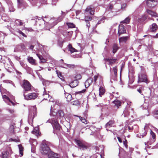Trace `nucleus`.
Masks as SVG:
<instances>
[{
  "label": "nucleus",
  "instance_id": "27",
  "mask_svg": "<svg viewBox=\"0 0 158 158\" xmlns=\"http://www.w3.org/2000/svg\"><path fill=\"white\" fill-rule=\"evenodd\" d=\"M114 123V122L112 120L108 122L106 124V130L107 131H109L108 129L110 127H112V125Z\"/></svg>",
  "mask_w": 158,
  "mask_h": 158
},
{
  "label": "nucleus",
  "instance_id": "8",
  "mask_svg": "<svg viewBox=\"0 0 158 158\" xmlns=\"http://www.w3.org/2000/svg\"><path fill=\"white\" fill-rule=\"evenodd\" d=\"M2 85L1 84L0 85V92L2 93V98L5 102L7 103V104L10 105H11V104L14 105V103L10 100L9 98H8L6 95H2V90L3 89V88L1 86Z\"/></svg>",
  "mask_w": 158,
  "mask_h": 158
},
{
  "label": "nucleus",
  "instance_id": "57",
  "mask_svg": "<svg viewBox=\"0 0 158 158\" xmlns=\"http://www.w3.org/2000/svg\"><path fill=\"white\" fill-rule=\"evenodd\" d=\"M71 56H72L73 57L78 58V57H81V54L75 55H72Z\"/></svg>",
  "mask_w": 158,
  "mask_h": 158
},
{
  "label": "nucleus",
  "instance_id": "39",
  "mask_svg": "<svg viewBox=\"0 0 158 158\" xmlns=\"http://www.w3.org/2000/svg\"><path fill=\"white\" fill-rule=\"evenodd\" d=\"M18 147L19 149V154L20 155V156H23V148L21 144L18 145Z\"/></svg>",
  "mask_w": 158,
  "mask_h": 158
},
{
  "label": "nucleus",
  "instance_id": "7",
  "mask_svg": "<svg viewBox=\"0 0 158 158\" xmlns=\"http://www.w3.org/2000/svg\"><path fill=\"white\" fill-rule=\"evenodd\" d=\"M23 96L25 99L27 100L34 99L37 97V94L35 93H29L27 95L24 94Z\"/></svg>",
  "mask_w": 158,
  "mask_h": 158
},
{
  "label": "nucleus",
  "instance_id": "59",
  "mask_svg": "<svg viewBox=\"0 0 158 158\" xmlns=\"http://www.w3.org/2000/svg\"><path fill=\"white\" fill-rule=\"evenodd\" d=\"M40 62L42 63H45L46 62V60L44 59L43 56L42 57V58L41 59H40Z\"/></svg>",
  "mask_w": 158,
  "mask_h": 158
},
{
  "label": "nucleus",
  "instance_id": "32",
  "mask_svg": "<svg viewBox=\"0 0 158 158\" xmlns=\"http://www.w3.org/2000/svg\"><path fill=\"white\" fill-rule=\"evenodd\" d=\"M147 18V16L146 15H143L141 17L138 19V21L139 22H142L145 21Z\"/></svg>",
  "mask_w": 158,
  "mask_h": 158
},
{
  "label": "nucleus",
  "instance_id": "13",
  "mask_svg": "<svg viewBox=\"0 0 158 158\" xmlns=\"http://www.w3.org/2000/svg\"><path fill=\"white\" fill-rule=\"evenodd\" d=\"M126 31L124 26L123 24H120L118 26V35L120 36L121 34L126 33Z\"/></svg>",
  "mask_w": 158,
  "mask_h": 158
},
{
  "label": "nucleus",
  "instance_id": "43",
  "mask_svg": "<svg viewBox=\"0 0 158 158\" xmlns=\"http://www.w3.org/2000/svg\"><path fill=\"white\" fill-rule=\"evenodd\" d=\"M114 103L115 104V105L117 106V107H118L119 106L121 105L120 102L118 100H115L113 101Z\"/></svg>",
  "mask_w": 158,
  "mask_h": 158
},
{
  "label": "nucleus",
  "instance_id": "58",
  "mask_svg": "<svg viewBox=\"0 0 158 158\" xmlns=\"http://www.w3.org/2000/svg\"><path fill=\"white\" fill-rule=\"evenodd\" d=\"M85 89H83L81 91H78V92H76L75 94H80V93H84L85 92Z\"/></svg>",
  "mask_w": 158,
  "mask_h": 158
},
{
  "label": "nucleus",
  "instance_id": "42",
  "mask_svg": "<svg viewBox=\"0 0 158 158\" xmlns=\"http://www.w3.org/2000/svg\"><path fill=\"white\" fill-rule=\"evenodd\" d=\"M15 124L14 123H13L10 125L9 128V130L10 132L12 133H13L14 132V125Z\"/></svg>",
  "mask_w": 158,
  "mask_h": 158
},
{
  "label": "nucleus",
  "instance_id": "25",
  "mask_svg": "<svg viewBox=\"0 0 158 158\" xmlns=\"http://www.w3.org/2000/svg\"><path fill=\"white\" fill-rule=\"evenodd\" d=\"M129 39L128 36L120 37L119 38V41L120 43H125Z\"/></svg>",
  "mask_w": 158,
  "mask_h": 158
},
{
  "label": "nucleus",
  "instance_id": "10",
  "mask_svg": "<svg viewBox=\"0 0 158 158\" xmlns=\"http://www.w3.org/2000/svg\"><path fill=\"white\" fill-rule=\"evenodd\" d=\"M158 3L157 0H147L146 4L149 7H153Z\"/></svg>",
  "mask_w": 158,
  "mask_h": 158
},
{
  "label": "nucleus",
  "instance_id": "46",
  "mask_svg": "<svg viewBox=\"0 0 158 158\" xmlns=\"http://www.w3.org/2000/svg\"><path fill=\"white\" fill-rule=\"evenodd\" d=\"M58 114L60 118L63 117L64 115V112L62 110H60L58 111Z\"/></svg>",
  "mask_w": 158,
  "mask_h": 158
},
{
  "label": "nucleus",
  "instance_id": "12",
  "mask_svg": "<svg viewBox=\"0 0 158 158\" xmlns=\"http://www.w3.org/2000/svg\"><path fill=\"white\" fill-rule=\"evenodd\" d=\"M12 152V151L11 148L10 147H8L7 148V150L2 153L1 157L2 158H6L8 156H9L11 154Z\"/></svg>",
  "mask_w": 158,
  "mask_h": 158
},
{
  "label": "nucleus",
  "instance_id": "31",
  "mask_svg": "<svg viewBox=\"0 0 158 158\" xmlns=\"http://www.w3.org/2000/svg\"><path fill=\"white\" fill-rule=\"evenodd\" d=\"M85 21L86 23V26L88 27V28L90 27V24L89 21L92 19V18L91 17H86L85 16Z\"/></svg>",
  "mask_w": 158,
  "mask_h": 158
},
{
  "label": "nucleus",
  "instance_id": "38",
  "mask_svg": "<svg viewBox=\"0 0 158 158\" xmlns=\"http://www.w3.org/2000/svg\"><path fill=\"white\" fill-rule=\"evenodd\" d=\"M18 3V6L19 8H21L23 5H24L25 3L23 0H17Z\"/></svg>",
  "mask_w": 158,
  "mask_h": 158
},
{
  "label": "nucleus",
  "instance_id": "9",
  "mask_svg": "<svg viewBox=\"0 0 158 158\" xmlns=\"http://www.w3.org/2000/svg\"><path fill=\"white\" fill-rule=\"evenodd\" d=\"M26 51V47L23 44L17 45L15 48L14 52H25Z\"/></svg>",
  "mask_w": 158,
  "mask_h": 158
},
{
  "label": "nucleus",
  "instance_id": "54",
  "mask_svg": "<svg viewBox=\"0 0 158 158\" xmlns=\"http://www.w3.org/2000/svg\"><path fill=\"white\" fill-rule=\"evenodd\" d=\"M17 32L20 34L22 35L23 36L26 37L27 35L24 33H23L21 31L19 30H18Z\"/></svg>",
  "mask_w": 158,
  "mask_h": 158
},
{
  "label": "nucleus",
  "instance_id": "56",
  "mask_svg": "<svg viewBox=\"0 0 158 158\" xmlns=\"http://www.w3.org/2000/svg\"><path fill=\"white\" fill-rule=\"evenodd\" d=\"M58 1V0H52V4L54 5H56V3Z\"/></svg>",
  "mask_w": 158,
  "mask_h": 158
},
{
  "label": "nucleus",
  "instance_id": "22",
  "mask_svg": "<svg viewBox=\"0 0 158 158\" xmlns=\"http://www.w3.org/2000/svg\"><path fill=\"white\" fill-rule=\"evenodd\" d=\"M85 12L89 13L90 15H94V8H92L91 6H88L85 10Z\"/></svg>",
  "mask_w": 158,
  "mask_h": 158
},
{
  "label": "nucleus",
  "instance_id": "1",
  "mask_svg": "<svg viewBox=\"0 0 158 158\" xmlns=\"http://www.w3.org/2000/svg\"><path fill=\"white\" fill-rule=\"evenodd\" d=\"M66 14L65 12L61 11V16L58 18H50L48 17H45V19H40L39 22L42 23H44V29L46 30H49L56 25L58 22L62 21Z\"/></svg>",
  "mask_w": 158,
  "mask_h": 158
},
{
  "label": "nucleus",
  "instance_id": "51",
  "mask_svg": "<svg viewBox=\"0 0 158 158\" xmlns=\"http://www.w3.org/2000/svg\"><path fill=\"white\" fill-rule=\"evenodd\" d=\"M68 64L65 63H63V64H60L59 65V66L60 67L64 68H67V66L66 65H67Z\"/></svg>",
  "mask_w": 158,
  "mask_h": 158
},
{
  "label": "nucleus",
  "instance_id": "29",
  "mask_svg": "<svg viewBox=\"0 0 158 158\" xmlns=\"http://www.w3.org/2000/svg\"><path fill=\"white\" fill-rule=\"evenodd\" d=\"M157 28V26L155 23H153L150 26V30L152 31H156Z\"/></svg>",
  "mask_w": 158,
  "mask_h": 158
},
{
  "label": "nucleus",
  "instance_id": "47",
  "mask_svg": "<svg viewBox=\"0 0 158 158\" xmlns=\"http://www.w3.org/2000/svg\"><path fill=\"white\" fill-rule=\"evenodd\" d=\"M16 23L19 25L20 26H22L23 25V23L22 21L20 19H17L15 21Z\"/></svg>",
  "mask_w": 158,
  "mask_h": 158
},
{
  "label": "nucleus",
  "instance_id": "63",
  "mask_svg": "<svg viewBox=\"0 0 158 158\" xmlns=\"http://www.w3.org/2000/svg\"><path fill=\"white\" fill-rule=\"evenodd\" d=\"M128 127V129L130 131H132L133 129V127L132 126L131 127L130 126H128V127Z\"/></svg>",
  "mask_w": 158,
  "mask_h": 158
},
{
  "label": "nucleus",
  "instance_id": "18",
  "mask_svg": "<svg viewBox=\"0 0 158 158\" xmlns=\"http://www.w3.org/2000/svg\"><path fill=\"white\" fill-rule=\"evenodd\" d=\"M48 154L49 158H57L58 157V155L57 154L51 151Z\"/></svg>",
  "mask_w": 158,
  "mask_h": 158
},
{
  "label": "nucleus",
  "instance_id": "34",
  "mask_svg": "<svg viewBox=\"0 0 158 158\" xmlns=\"http://www.w3.org/2000/svg\"><path fill=\"white\" fill-rule=\"evenodd\" d=\"M56 73L57 74V76L63 81H64V79L63 76L61 74V73L58 70L56 71Z\"/></svg>",
  "mask_w": 158,
  "mask_h": 158
},
{
  "label": "nucleus",
  "instance_id": "40",
  "mask_svg": "<svg viewBox=\"0 0 158 158\" xmlns=\"http://www.w3.org/2000/svg\"><path fill=\"white\" fill-rule=\"evenodd\" d=\"M119 48L116 44H114L113 46V52L114 53H115L118 49Z\"/></svg>",
  "mask_w": 158,
  "mask_h": 158
},
{
  "label": "nucleus",
  "instance_id": "36",
  "mask_svg": "<svg viewBox=\"0 0 158 158\" xmlns=\"http://www.w3.org/2000/svg\"><path fill=\"white\" fill-rule=\"evenodd\" d=\"M105 92V89L104 88L102 87H101L99 88V95L101 97V96L103 95Z\"/></svg>",
  "mask_w": 158,
  "mask_h": 158
},
{
  "label": "nucleus",
  "instance_id": "2",
  "mask_svg": "<svg viewBox=\"0 0 158 158\" xmlns=\"http://www.w3.org/2000/svg\"><path fill=\"white\" fill-rule=\"evenodd\" d=\"M29 114L28 121H32L34 117L36 116L37 113V109L35 106H30L29 107Z\"/></svg>",
  "mask_w": 158,
  "mask_h": 158
},
{
  "label": "nucleus",
  "instance_id": "60",
  "mask_svg": "<svg viewBox=\"0 0 158 158\" xmlns=\"http://www.w3.org/2000/svg\"><path fill=\"white\" fill-rule=\"evenodd\" d=\"M32 132L34 134H35V135H37L38 134V131L36 130L33 131Z\"/></svg>",
  "mask_w": 158,
  "mask_h": 158
},
{
  "label": "nucleus",
  "instance_id": "55",
  "mask_svg": "<svg viewBox=\"0 0 158 158\" xmlns=\"http://www.w3.org/2000/svg\"><path fill=\"white\" fill-rule=\"evenodd\" d=\"M67 66V67L70 68H74L75 66L74 64H67L66 65Z\"/></svg>",
  "mask_w": 158,
  "mask_h": 158
},
{
  "label": "nucleus",
  "instance_id": "50",
  "mask_svg": "<svg viewBox=\"0 0 158 158\" xmlns=\"http://www.w3.org/2000/svg\"><path fill=\"white\" fill-rule=\"evenodd\" d=\"M113 71L114 72V74L115 77H116L117 74V69L116 66L113 68Z\"/></svg>",
  "mask_w": 158,
  "mask_h": 158
},
{
  "label": "nucleus",
  "instance_id": "5",
  "mask_svg": "<svg viewBox=\"0 0 158 158\" xmlns=\"http://www.w3.org/2000/svg\"><path fill=\"white\" fill-rule=\"evenodd\" d=\"M75 141L79 148L81 149L84 150L87 148V143L84 141L78 139H76Z\"/></svg>",
  "mask_w": 158,
  "mask_h": 158
},
{
  "label": "nucleus",
  "instance_id": "49",
  "mask_svg": "<svg viewBox=\"0 0 158 158\" xmlns=\"http://www.w3.org/2000/svg\"><path fill=\"white\" fill-rule=\"evenodd\" d=\"M67 24L69 27L73 28L75 27V25L72 23H67Z\"/></svg>",
  "mask_w": 158,
  "mask_h": 158
},
{
  "label": "nucleus",
  "instance_id": "33",
  "mask_svg": "<svg viewBox=\"0 0 158 158\" xmlns=\"http://www.w3.org/2000/svg\"><path fill=\"white\" fill-rule=\"evenodd\" d=\"M68 50L70 51L71 52L73 53L75 52H77L78 51L75 48H73L72 45L69 44L68 45Z\"/></svg>",
  "mask_w": 158,
  "mask_h": 158
},
{
  "label": "nucleus",
  "instance_id": "20",
  "mask_svg": "<svg viewBox=\"0 0 158 158\" xmlns=\"http://www.w3.org/2000/svg\"><path fill=\"white\" fill-rule=\"evenodd\" d=\"M93 82V79L89 78L85 81V86L86 88L88 87Z\"/></svg>",
  "mask_w": 158,
  "mask_h": 158
},
{
  "label": "nucleus",
  "instance_id": "45",
  "mask_svg": "<svg viewBox=\"0 0 158 158\" xmlns=\"http://www.w3.org/2000/svg\"><path fill=\"white\" fill-rule=\"evenodd\" d=\"M3 82L5 83H10L11 84H12L13 86L15 87V84H14V83L11 81L9 80H4L3 81Z\"/></svg>",
  "mask_w": 158,
  "mask_h": 158
},
{
  "label": "nucleus",
  "instance_id": "17",
  "mask_svg": "<svg viewBox=\"0 0 158 158\" xmlns=\"http://www.w3.org/2000/svg\"><path fill=\"white\" fill-rule=\"evenodd\" d=\"M27 60L31 64L33 65H36L37 64L36 60L34 59L32 57L28 56H27Z\"/></svg>",
  "mask_w": 158,
  "mask_h": 158
},
{
  "label": "nucleus",
  "instance_id": "41",
  "mask_svg": "<svg viewBox=\"0 0 158 158\" xmlns=\"http://www.w3.org/2000/svg\"><path fill=\"white\" fill-rule=\"evenodd\" d=\"M39 78L42 81L43 84L44 85H46V84L49 82V81L48 80H45L41 76L40 77H39Z\"/></svg>",
  "mask_w": 158,
  "mask_h": 158
},
{
  "label": "nucleus",
  "instance_id": "21",
  "mask_svg": "<svg viewBox=\"0 0 158 158\" xmlns=\"http://www.w3.org/2000/svg\"><path fill=\"white\" fill-rule=\"evenodd\" d=\"M147 12L151 16L156 17L158 16V15L155 12L149 10H147Z\"/></svg>",
  "mask_w": 158,
  "mask_h": 158
},
{
  "label": "nucleus",
  "instance_id": "44",
  "mask_svg": "<svg viewBox=\"0 0 158 158\" xmlns=\"http://www.w3.org/2000/svg\"><path fill=\"white\" fill-rule=\"evenodd\" d=\"M19 63L20 65L22 67L25 69H26L27 68V64L23 62L22 61H20Z\"/></svg>",
  "mask_w": 158,
  "mask_h": 158
},
{
  "label": "nucleus",
  "instance_id": "37",
  "mask_svg": "<svg viewBox=\"0 0 158 158\" xmlns=\"http://www.w3.org/2000/svg\"><path fill=\"white\" fill-rule=\"evenodd\" d=\"M75 116L79 118L80 120L82 122V123L86 124L88 123L87 121L84 118L80 116H79L76 115H74Z\"/></svg>",
  "mask_w": 158,
  "mask_h": 158
},
{
  "label": "nucleus",
  "instance_id": "16",
  "mask_svg": "<svg viewBox=\"0 0 158 158\" xmlns=\"http://www.w3.org/2000/svg\"><path fill=\"white\" fill-rule=\"evenodd\" d=\"M148 125L147 124H146V125L145 126L144 129H143V132L140 134H137V136L140 138H143V137L146 135L147 133V130L148 128Z\"/></svg>",
  "mask_w": 158,
  "mask_h": 158
},
{
  "label": "nucleus",
  "instance_id": "64",
  "mask_svg": "<svg viewBox=\"0 0 158 158\" xmlns=\"http://www.w3.org/2000/svg\"><path fill=\"white\" fill-rule=\"evenodd\" d=\"M98 75H95L94 77V82H95L97 80L98 78Z\"/></svg>",
  "mask_w": 158,
  "mask_h": 158
},
{
  "label": "nucleus",
  "instance_id": "52",
  "mask_svg": "<svg viewBox=\"0 0 158 158\" xmlns=\"http://www.w3.org/2000/svg\"><path fill=\"white\" fill-rule=\"evenodd\" d=\"M127 6V4L126 3L121 4V9L122 10H125V8Z\"/></svg>",
  "mask_w": 158,
  "mask_h": 158
},
{
  "label": "nucleus",
  "instance_id": "4",
  "mask_svg": "<svg viewBox=\"0 0 158 158\" xmlns=\"http://www.w3.org/2000/svg\"><path fill=\"white\" fill-rule=\"evenodd\" d=\"M48 122L51 123L54 128H55L57 130H59L60 129V126L55 118L49 119L46 122Z\"/></svg>",
  "mask_w": 158,
  "mask_h": 158
},
{
  "label": "nucleus",
  "instance_id": "48",
  "mask_svg": "<svg viewBox=\"0 0 158 158\" xmlns=\"http://www.w3.org/2000/svg\"><path fill=\"white\" fill-rule=\"evenodd\" d=\"M72 104L74 105H78L80 104V102L78 100H75L71 102Z\"/></svg>",
  "mask_w": 158,
  "mask_h": 158
},
{
  "label": "nucleus",
  "instance_id": "35",
  "mask_svg": "<svg viewBox=\"0 0 158 158\" xmlns=\"http://www.w3.org/2000/svg\"><path fill=\"white\" fill-rule=\"evenodd\" d=\"M131 18L129 16L127 17L124 20L121 22V23L128 24L130 21Z\"/></svg>",
  "mask_w": 158,
  "mask_h": 158
},
{
  "label": "nucleus",
  "instance_id": "15",
  "mask_svg": "<svg viewBox=\"0 0 158 158\" xmlns=\"http://www.w3.org/2000/svg\"><path fill=\"white\" fill-rule=\"evenodd\" d=\"M142 82H147V77L146 75L145 74H141L139 75L138 83Z\"/></svg>",
  "mask_w": 158,
  "mask_h": 158
},
{
  "label": "nucleus",
  "instance_id": "62",
  "mask_svg": "<svg viewBox=\"0 0 158 158\" xmlns=\"http://www.w3.org/2000/svg\"><path fill=\"white\" fill-rule=\"evenodd\" d=\"M154 55L156 56H158V50H155L154 52Z\"/></svg>",
  "mask_w": 158,
  "mask_h": 158
},
{
  "label": "nucleus",
  "instance_id": "14",
  "mask_svg": "<svg viewBox=\"0 0 158 158\" xmlns=\"http://www.w3.org/2000/svg\"><path fill=\"white\" fill-rule=\"evenodd\" d=\"M130 110H131V111L133 112L132 109L130 107V106H127L125 110H124L122 115L124 117L128 116L129 114Z\"/></svg>",
  "mask_w": 158,
  "mask_h": 158
},
{
  "label": "nucleus",
  "instance_id": "53",
  "mask_svg": "<svg viewBox=\"0 0 158 158\" xmlns=\"http://www.w3.org/2000/svg\"><path fill=\"white\" fill-rule=\"evenodd\" d=\"M52 106H51V110H50V115L51 116L52 115L55 116L56 115V113L55 112H52Z\"/></svg>",
  "mask_w": 158,
  "mask_h": 158
},
{
  "label": "nucleus",
  "instance_id": "28",
  "mask_svg": "<svg viewBox=\"0 0 158 158\" xmlns=\"http://www.w3.org/2000/svg\"><path fill=\"white\" fill-rule=\"evenodd\" d=\"M64 94L66 100L68 102H69L72 99V97L71 94L65 92L64 93Z\"/></svg>",
  "mask_w": 158,
  "mask_h": 158
},
{
  "label": "nucleus",
  "instance_id": "26",
  "mask_svg": "<svg viewBox=\"0 0 158 158\" xmlns=\"http://www.w3.org/2000/svg\"><path fill=\"white\" fill-rule=\"evenodd\" d=\"M8 62L7 63V66L6 65V66L7 67L12 69L13 68H14V64L11 61L10 59L9 58H8Z\"/></svg>",
  "mask_w": 158,
  "mask_h": 158
},
{
  "label": "nucleus",
  "instance_id": "6",
  "mask_svg": "<svg viewBox=\"0 0 158 158\" xmlns=\"http://www.w3.org/2000/svg\"><path fill=\"white\" fill-rule=\"evenodd\" d=\"M40 150L41 153L44 155L48 154L50 151L49 148L45 143L41 144Z\"/></svg>",
  "mask_w": 158,
  "mask_h": 158
},
{
  "label": "nucleus",
  "instance_id": "11",
  "mask_svg": "<svg viewBox=\"0 0 158 158\" xmlns=\"http://www.w3.org/2000/svg\"><path fill=\"white\" fill-rule=\"evenodd\" d=\"M105 18L104 17H100L98 19V21H94L93 22L92 24V27L93 29L94 30L95 29L97 26V25L98 24H99L101 23H103L104 21L103 20Z\"/></svg>",
  "mask_w": 158,
  "mask_h": 158
},
{
  "label": "nucleus",
  "instance_id": "23",
  "mask_svg": "<svg viewBox=\"0 0 158 158\" xmlns=\"http://www.w3.org/2000/svg\"><path fill=\"white\" fill-rule=\"evenodd\" d=\"M150 134L152 136V138H153V140L151 142H147V143L148 145H151L152 143L154 142L155 141V139L156 138V135L155 133L152 130H151Z\"/></svg>",
  "mask_w": 158,
  "mask_h": 158
},
{
  "label": "nucleus",
  "instance_id": "24",
  "mask_svg": "<svg viewBox=\"0 0 158 158\" xmlns=\"http://www.w3.org/2000/svg\"><path fill=\"white\" fill-rule=\"evenodd\" d=\"M78 83L79 82L77 80H75L71 82L69 84V85L71 88H74L77 86Z\"/></svg>",
  "mask_w": 158,
  "mask_h": 158
},
{
  "label": "nucleus",
  "instance_id": "30",
  "mask_svg": "<svg viewBox=\"0 0 158 158\" xmlns=\"http://www.w3.org/2000/svg\"><path fill=\"white\" fill-rule=\"evenodd\" d=\"M106 60L107 61L109 62V64L112 65L115 62L116 60V59H113L109 58L106 59Z\"/></svg>",
  "mask_w": 158,
  "mask_h": 158
},
{
  "label": "nucleus",
  "instance_id": "3",
  "mask_svg": "<svg viewBox=\"0 0 158 158\" xmlns=\"http://www.w3.org/2000/svg\"><path fill=\"white\" fill-rule=\"evenodd\" d=\"M22 87L23 89V94L27 93L31 91V85L28 81L23 80Z\"/></svg>",
  "mask_w": 158,
  "mask_h": 158
},
{
  "label": "nucleus",
  "instance_id": "61",
  "mask_svg": "<svg viewBox=\"0 0 158 158\" xmlns=\"http://www.w3.org/2000/svg\"><path fill=\"white\" fill-rule=\"evenodd\" d=\"M43 95L44 96V97L45 98H47V97H49V95L48 94H44H44H43Z\"/></svg>",
  "mask_w": 158,
  "mask_h": 158
},
{
  "label": "nucleus",
  "instance_id": "19",
  "mask_svg": "<svg viewBox=\"0 0 158 158\" xmlns=\"http://www.w3.org/2000/svg\"><path fill=\"white\" fill-rule=\"evenodd\" d=\"M29 141L32 146V148H34L37 145V142L36 139H30Z\"/></svg>",
  "mask_w": 158,
  "mask_h": 158
}]
</instances>
